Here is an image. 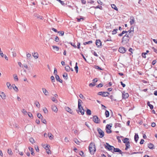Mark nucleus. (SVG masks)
Instances as JSON below:
<instances>
[{
    "mask_svg": "<svg viewBox=\"0 0 157 157\" xmlns=\"http://www.w3.org/2000/svg\"><path fill=\"white\" fill-rule=\"evenodd\" d=\"M89 149L90 153L91 154H93L96 151L94 144V143H91L90 144Z\"/></svg>",
    "mask_w": 157,
    "mask_h": 157,
    "instance_id": "1",
    "label": "nucleus"
},
{
    "mask_svg": "<svg viewBox=\"0 0 157 157\" xmlns=\"http://www.w3.org/2000/svg\"><path fill=\"white\" fill-rule=\"evenodd\" d=\"M98 95L103 97H107L109 95V93L107 92L101 91L98 93Z\"/></svg>",
    "mask_w": 157,
    "mask_h": 157,
    "instance_id": "2",
    "label": "nucleus"
},
{
    "mask_svg": "<svg viewBox=\"0 0 157 157\" xmlns=\"http://www.w3.org/2000/svg\"><path fill=\"white\" fill-rule=\"evenodd\" d=\"M105 147L106 149H107L109 151H112L113 150L114 147L110 145L108 143H106Z\"/></svg>",
    "mask_w": 157,
    "mask_h": 157,
    "instance_id": "3",
    "label": "nucleus"
},
{
    "mask_svg": "<svg viewBox=\"0 0 157 157\" xmlns=\"http://www.w3.org/2000/svg\"><path fill=\"white\" fill-rule=\"evenodd\" d=\"M97 130L99 134L100 135V138L103 137L104 135V133L103 131L99 128H97Z\"/></svg>",
    "mask_w": 157,
    "mask_h": 157,
    "instance_id": "4",
    "label": "nucleus"
},
{
    "mask_svg": "<svg viewBox=\"0 0 157 157\" xmlns=\"http://www.w3.org/2000/svg\"><path fill=\"white\" fill-rule=\"evenodd\" d=\"M93 121L96 124H98L100 122V120L97 116L93 117Z\"/></svg>",
    "mask_w": 157,
    "mask_h": 157,
    "instance_id": "5",
    "label": "nucleus"
},
{
    "mask_svg": "<svg viewBox=\"0 0 157 157\" xmlns=\"http://www.w3.org/2000/svg\"><path fill=\"white\" fill-rule=\"evenodd\" d=\"M112 127L111 125L109 124H107L106 126V130L107 133H110L112 131L111 130V128Z\"/></svg>",
    "mask_w": 157,
    "mask_h": 157,
    "instance_id": "6",
    "label": "nucleus"
},
{
    "mask_svg": "<svg viewBox=\"0 0 157 157\" xmlns=\"http://www.w3.org/2000/svg\"><path fill=\"white\" fill-rule=\"evenodd\" d=\"M129 40L128 38L124 36L122 38V43L123 44H125Z\"/></svg>",
    "mask_w": 157,
    "mask_h": 157,
    "instance_id": "7",
    "label": "nucleus"
},
{
    "mask_svg": "<svg viewBox=\"0 0 157 157\" xmlns=\"http://www.w3.org/2000/svg\"><path fill=\"white\" fill-rule=\"evenodd\" d=\"M98 81L97 78H96L93 79V82L89 84L90 86H93L95 85V83Z\"/></svg>",
    "mask_w": 157,
    "mask_h": 157,
    "instance_id": "8",
    "label": "nucleus"
},
{
    "mask_svg": "<svg viewBox=\"0 0 157 157\" xmlns=\"http://www.w3.org/2000/svg\"><path fill=\"white\" fill-rule=\"evenodd\" d=\"M119 52L122 53H124L125 52V48L123 47H120L118 50Z\"/></svg>",
    "mask_w": 157,
    "mask_h": 157,
    "instance_id": "9",
    "label": "nucleus"
},
{
    "mask_svg": "<svg viewBox=\"0 0 157 157\" xmlns=\"http://www.w3.org/2000/svg\"><path fill=\"white\" fill-rule=\"evenodd\" d=\"M50 147V146L47 145L45 147H44L46 149L47 153L49 154L50 153V151L49 149Z\"/></svg>",
    "mask_w": 157,
    "mask_h": 157,
    "instance_id": "10",
    "label": "nucleus"
},
{
    "mask_svg": "<svg viewBox=\"0 0 157 157\" xmlns=\"http://www.w3.org/2000/svg\"><path fill=\"white\" fill-rule=\"evenodd\" d=\"M122 96L123 99H125L128 97L129 95L128 93L124 92L122 93Z\"/></svg>",
    "mask_w": 157,
    "mask_h": 157,
    "instance_id": "11",
    "label": "nucleus"
},
{
    "mask_svg": "<svg viewBox=\"0 0 157 157\" xmlns=\"http://www.w3.org/2000/svg\"><path fill=\"white\" fill-rule=\"evenodd\" d=\"M95 43L97 47H99L101 45V42L100 40H97L96 41Z\"/></svg>",
    "mask_w": 157,
    "mask_h": 157,
    "instance_id": "12",
    "label": "nucleus"
},
{
    "mask_svg": "<svg viewBox=\"0 0 157 157\" xmlns=\"http://www.w3.org/2000/svg\"><path fill=\"white\" fill-rule=\"evenodd\" d=\"M113 151L115 152H118L121 154H122V152L118 148H115L114 147Z\"/></svg>",
    "mask_w": 157,
    "mask_h": 157,
    "instance_id": "13",
    "label": "nucleus"
},
{
    "mask_svg": "<svg viewBox=\"0 0 157 157\" xmlns=\"http://www.w3.org/2000/svg\"><path fill=\"white\" fill-rule=\"evenodd\" d=\"M0 96L3 99H5L6 98V96L5 94L3 92H2L1 93Z\"/></svg>",
    "mask_w": 157,
    "mask_h": 157,
    "instance_id": "14",
    "label": "nucleus"
},
{
    "mask_svg": "<svg viewBox=\"0 0 157 157\" xmlns=\"http://www.w3.org/2000/svg\"><path fill=\"white\" fill-rule=\"evenodd\" d=\"M42 90L43 92L45 95L47 96L48 95L49 92L46 90V89L44 88H43L42 89Z\"/></svg>",
    "mask_w": 157,
    "mask_h": 157,
    "instance_id": "15",
    "label": "nucleus"
},
{
    "mask_svg": "<svg viewBox=\"0 0 157 157\" xmlns=\"http://www.w3.org/2000/svg\"><path fill=\"white\" fill-rule=\"evenodd\" d=\"M84 110L82 106H80V109H79V112H80L81 114L83 115L84 114Z\"/></svg>",
    "mask_w": 157,
    "mask_h": 157,
    "instance_id": "16",
    "label": "nucleus"
},
{
    "mask_svg": "<svg viewBox=\"0 0 157 157\" xmlns=\"http://www.w3.org/2000/svg\"><path fill=\"white\" fill-rule=\"evenodd\" d=\"M33 56L35 59H37L38 58L39 55L37 52H34L32 53Z\"/></svg>",
    "mask_w": 157,
    "mask_h": 157,
    "instance_id": "17",
    "label": "nucleus"
},
{
    "mask_svg": "<svg viewBox=\"0 0 157 157\" xmlns=\"http://www.w3.org/2000/svg\"><path fill=\"white\" fill-rule=\"evenodd\" d=\"M52 110L55 113H56L57 112L58 109L56 106L54 105H52Z\"/></svg>",
    "mask_w": 157,
    "mask_h": 157,
    "instance_id": "18",
    "label": "nucleus"
},
{
    "mask_svg": "<svg viewBox=\"0 0 157 157\" xmlns=\"http://www.w3.org/2000/svg\"><path fill=\"white\" fill-rule=\"evenodd\" d=\"M130 23L131 25H132L133 24L134 21V17L132 16L130 17Z\"/></svg>",
    "mask_w": 157,
    "mask_h": 157,
    "instance_id": "19",
    "label": "nucleus"
},
{
    "mask_svg": "<svg viewBox=\"0 0 157 157\" xmlns=\"http://www.w3.org/2000/svg\"><path fill=\"white\" fill-rule=\"evenodd\" d=\"M55 78L60 83L62 82V80L60 79L59 76L57 75H56L55 76Z\"/></svg>",
    "mask_w": 157,
    "mask_h": 157,
    "instance_id": "20",
    "label": "nucleus"
},
{
    "mask_svg": "<svg viewBox=\"0 0 157 157\" xmlns=\"http://www.w3.org/2000/svg\"><path fill=\"white\" fill-rule=\"evenodd\" d=\"M65 109L66 110L67 112H69L71 114H72L73 112L72 111V110L70 108L68 107H65Z\"/></svg>",
    "mask_w": 157,
    "mask_h": 157,
    "instance_id": "21",
    "label": "nucleus"
},
{
    "mask_svg": "<svg viewBox=\"0 0 157 157\" xmlns=\"http://www.w3.org/2000/svg\"><path fill=\"white\" fill-rule=\"evenodd\" d=\"M148 147L151 149H153L154 148V145L151 143L149 144H148Z\"/></svg>",
    "mask_w": 157,
    "mask_h": 157,
    "instance_id": "22",
    "label": "nucleus"
},
{
    "mask_svg": "<svg viewBox=\"0 0 157 157\" xmlns=\"http://www.w3.org/2000/svg\"><path fill=\"white\" fill-rule=\"evenodd\" d=\"M126 147L125 148V150H127L130 147V142H127V143L126 144Z\"/></svg>",
    "mask_w": 157,
    "mask_h": 157,
    "instance_id": "23",
    "label": "nucleus"
},
{
    "mask_svg": "<svg viewBox=\"0 0 157 157\" xmlns=\"http://www.w3.org/2000/svg\"><path fill=\"white\" fill-rule=\"evenodd\" d=\"M139 138L138 135L137 134H135L134 136V140L136 142H137Z\"/></svg>",
    "mask_w": 157,
    "mask_h": 157,
    "instance_id": "24",
    "label": "nucleus"
},
{
    "mask_svg": "<svg viewBox=\"0 0 157 157\" xmlns=\"http://www.w3.org/2000/svg\"><path fill=\"white\" fill-rule=\"evenodd\" d=\"M52 47L55 51H58L59 50V48L56 46L53 45L52 46Z\"/></svg>",
    "mask_w": 157,
    "mask_h": 157,
    "instance_id": "25",
    "label": "nucleus"
},
{
    "mask_svg": "<svg viewBox=\"0 0 157 157\" xmlns=\"http://www.w3.org/2000/svg\"><path fill=\"white\" fill-rule=\"evenodd\" d=\"M128 32H129L128 33L130 37H131L133 33L134 32L133 30H129L128 31H127V33Z\"/></svg>",
    "mask_w": 157,
    "mask_h": 157,
    "instance_id": "26",
    "label": "nucleus"
},
{
    "mask_svg": "<svg viewBox=\"0 0 157 157\" xmlns=\"http://www.w3.org/2000/svg\"><path fill=\"white\" fill-rule=\"evenodd\" d=\"M48 136L50 140H52L53 139L54 136L51 133H48Z\"/></svg>",
    "mask_w": 157,
    "mask_h": 157,
    "instance_id": "27",
    "label": "nucleus"
},
{
    "mask_svg": "<svg viewBox=\"0 0 157 157\" xmlns=\"http://www.w3.org/2000/svg\"><path fill=\"white\" fill-rule=\"evenodd\" d=\"M34 15L37 19H40V20H42L43 19V17L41 16H40L38 14H35Z\"/></svg>",
    "mask_w": 157,
    "mask_h": 157,
    "instance_id": "28",
    "label": "nucleus"
},
{
    "mask_svg": "<svg viewBox=\"0 0 157 157\" xmlns=\"http://www.w3.org/2000/svg\"><path fill=\"white\" fill-rule=\"evenodd\" d=\"M13 77L15 81H17L18 80L17 75L16 74H14L13 75Z\"/></svg>",
    "mask_w": 157,
    "mask_h": 157,
    "instance_id": "29",
    "label": "nucleus"
},
{
    "mask_svg": "<svg viewBox=\"0 0 157 157\" xmlns=\"http://www.w3.org/2000/svg\"><path fill=\"white\" fill-rule=\"evenodd\" d=\"M105 115L106 117H109V112L107 110H105Z\"/></svg>",
    "mask_w": 157,
    "mask_h": 157,
    "instance_id": "30",
    "label": "nucleus"
},
{
    "mask_svg": "<svg viewBox=\"0 0 157 157\" xmlns=\"http://www.w3.org/2000/svg\"><path fill=\"white\" fill-rule=\"evenodd\" d=\"M6 85L8 89H11L12 88V86H11V84L10 82H7L6 83Z\"/></svg>",
    "mask_w": 157,
    "mask_h": 157,
    "instance_id": "31",
    "label": "nucleus"
},
{
    "mask_svg": "<svg viewBox=\"0 0 157 157\" xmlns=\"http://www.w3.org/2000/svg\"><path fill=\"white\" fill-rule=\"evenodd\" d=\"M127 33V31H123L121 33L119 34L118 35L119 36H122L125 33Z\"/></svg>",
    "mask_w": 157,
    "mask_h": 157,
    "instance_id": "32",
    "label": "nucleus"
},
{
    "mask_svg": "<svg viewBox=\"0 0 157 157\" xmlns=\"http://www.w3.org/2000/svg\"><path fill=\"white\" fill-rule=\"evenodd\" d=\"M29 150L31 152V154L32 155H34V153L33 152V149L31 147H29Z\"/></svg>",
    "mask_w": 157,
    "mask_h": 157,
    "instance_id": "33",
    "label": "nucleus"
},
{
    "mask_svg": "<svg viewBox=\"0 0 157 157\" xmlns=\"http://www.w3.org/2000/svg\"><path fill=\"white\" fill-rule=\"evenodd\" d=\"M111 6L112 7L113 9H114V10H116L117 11L118 10V9L117 7L115 5H114V4H112L111 5Z\"/></svg>",
    "mask_w": 157,
    "mask_h": 157,
    "instance_id": "34",
    "label": "nucleus"
},
{
    "mask_svg": "<svg viewBox=\"0 0 157 157\" xmlns=\"http://www.w3.org/2000/svg\"><path fill=\"white\" fill-rule=\"evenodd\" d=\"M93 41L92 40L89 41L87 42H85L83 44L84 45H85L86 44H89L92 43Z\"/></svg>",
    "mask_w": 157,
    "mask_h": 157,
    "instance_id": "35",
    "label": "nucleus"
},
{
    "mask_svg": "<svg viewBox=\"0 0 157 157\" xmlns=\"http://www.w3.org/2000/svg\"><path fill=\"white\" fill-rule=\"evenodd\" d=\"M7 152L10 155H12L13 153L10 149H8L7 150Z\"/></svg>",
    "mask_w": 157,
    "mask_h": 157,
    "instance_id": "36",
    "label": "nucleus"
},
{
    "mask_svg": "<svg viewBox=\"0 0 157 157\" xmlns=\"http://www.w3.org/2000/svg\"><path fill=\"white\" fill-rule=\"evenodd\" d=\"M63 76L65 79L66 80L67 79V73H64Z\"/></svg>",
    "mask_w": 157,
    "mask_h": 157,
    "instance_id": "37",
    "label": "nucleus"
},
{
    "mask_svg": "<svg viewBox=\"0 0 157 157\" xmlns=\"http://www.w3.org/2000/svg\"><path fill=\"white\" fill-rule=\"evenodd\" d=\"M117 29H114L112 31V34L113 35L117 33Z\"/></svg>",
    "mask_w": 157,
    "mask_h": 157,
    "instance_id": "38",
    "label": "nucleus"
},
{
    "mask_svg": "<svg viewBox=\"0 0 157 157\" xmlns=\"http://www.w3.org/2000/svg\"><path fill=\"white\" fill-rule=\"evenodd\" d=\"M34 104L35 105H36L37 107H38V108L40 107V104L38 101H35Z\"/></svg>",
    "mask_w": 157,
    "mask_h": 157,
    "instance_id": "39",
    "label": "nucleus"
},
{
    "mask_svg": "<svg viewBox=\"0 0 157 157\" xmlns=\"http://www.w3.org/2000/svg\"><path fill=\"white\" fill-rule=\"evenodd\" d=\"M14 86H13V89H14L15 91L16 92H17L18 90V88L17 87L15 86V85H14Z\"/></svg>",
    "mask_w": 157,
    "mask_h": 157,
    "instance_id": "40",
    "label": "nucleus"
},
{
    "mask_svg": "<svg viewBox=\"0 0 157 157\" xmlns=\"http://www.w3.org/2000/svg\"><path fill=\"white\" fill-rule=\"evenodd\" d=\"M65 69L67 71H69L70 70L71 68L69 66H67L65 67Z\"/></svg>",
    "mask_w": 157,
    "mask_h": 157,
    "instance_id": "41",
    "label": "nucleus"
},
{
    "mask_svg": "<svg viewBox=\"0 0 157 157\" xmlns=\"http://www.w3.org/2000/svg\"><path fill=\"white\" fill-rule=\"evenodd\" d=\"M26 57L27 59H31L32 56L31 54L30 53H28L26 54Z\"/></svg>",
    "mask_w": 157,
    "mask_h": 157,
    "instance_id": "42",
    "label": "nucleus"
},
{
    "mask_svg": "<svg viewBox=\"0 0 157 157\" xmlns=\"http://www.w3.org/2000/svg\"><path fill=\"white\" fill-rule=\"evenodd\" d=\"M129 139L128 138H125L123 140V142L124 143H127V142H129L128 141Z\"/></svg>",
    "mask_w": 157,
    "mask_h": 157,
    "instance_id": "43",
    "label": "nucleus"
},
{
    "mask_svg": "<svg viewBox=\"0 0 157 157\" xmlns=\"http://www.w3.org/2000/svg\"><path fill=\"white\" fill-rule=\"evenodd\" d=\"M147 105L150 107V108L151 109H152L153 108V105L150 104L149 101L147 103Z\"/></svg>",
    "mask_w": 157,
    "mask_h": 157,
    "instance_id": "44",
    "label": "nucleus"
},
{
    "mask_svg": "<svg viewBox=\"0 0 157 157\" xmlns=\"http://www.w3.org/2000/svg\"><path fill=\"white\" fill-rule=\"evenodd\" d=\"M93 7L95 9L99 8V9H100V10L102 9V7L101 6H95V7L93 6V7Z\"/></svg>",
    "mask_w": 157,
    "mask_h": 157,
    "instance_id": "45",
    "label": "nucleus"
},
{
    "mask_svg": "<svg viewBox=\"0 0 157 157\" xmlns=\"http://www.w3.org/2000/svg\"><path fill=\"white\" fill-rule=\"evenodd\" d=\"M77 65H78V63L77 62H76V63L75 66V70L77 73H78V68Z\"/></svg>",
    "mask_w": 157,
    "mask_h": 157,
    "instance_id": "46",
    "label": "nucleus"
},
{
    "mask_svg": "<svg viewBox=\"0 0 157 157\" xmlns=\"http://www.w3.org/2000/svg\"><path fill=\"white\" fill-rule=\"evenodd\" d=\"M52 101L56 103H57L58 102V100L56 99L55 98L53 97L52 98Z\"/></svg>",
    "mask_w": 157,
    "mask_h": 157,
    "instance_id": "47",
    "label": "nucleus"
},
{
    "mask_svg": "<svg viewBox=\"0 0 157 157\" xmlns=\"http://www.w3.org/2000/svg\"><path fill=\"white\" fill-rule=\"evenodd\" d=\"M79 155L83 157L85 156V155L82 151H80V152L79 153Z\"/></svg>",
    "mask_w": 157,
    "mask_h": 157,
    "instance_id": "48",
    "label": "nucleus"
},
{
    "mask_svg": "<svg viewBox=\"0 0 157 157\" xmlns=\"http://www.w3.org/2000/svg\"><path fill=\"white\" fill-rule=\"evenodd\" d=\"M86 113L88 115H90L91 114V111L89 109H87L86 111Z\"/></svg>",
    "mask_w": 157,
    "mask_h": 157,
    "instance_id": "49",
    "label": "nucleus"
},
{
    "mask_svg": "<svg viewBox=\"0 0 157 157\" xmlns=\"http://www.w3.org/2000/svg\"><path fill=\"white\" fill-rule=\"evenodd\" d=\"M37 117L40 119H42V118H43V117L41 114L40 113H38L37 114Z\"/></svg>",
    "mask_w": 157,
    "mask_h": 157,
    "instance_id": "50",
    "label": "nucleus"
},
{
    "mask_svg": "<svg viewBox=\"0 0 157 157\" xmlns=\"http://www.w3.org/2000/svg\"><path fill=\"white\" fill-rule=\"evenodd\" d=\"M21 112L22 113L25 115H26L27 113V111L24 109L22 110Z\"/></svg>",
    "mask_w": 157,
    "mask_h": 157,
    "instance_id": "51",
    "label": "nucleus"
},
{
    "mask_svg": "<svg viewBox=\"0 0 157 157\" xmlns=\"http://www.w3.org/2000/svg\"><path fill=\"white\" fill-rule=\"evenodd\" d=\"M30 141L32 144H33L35 142V140L33 138H31L29 139Z\"/></svg>",
    "mask_w": 157,
    "mask_h": 157,
    "instance_id": "52",
    "label": "nucleus"
},
{
    "mask_svg": "<svg viewBox=\"0 0 157 157\" xmlns=\"http://www.w3.org/2000/svg\"><path fill=\"white\" fill-rule=\"evenodd\" d=\"M115 128L117 127H121V124L120 123H116L115 125Z\"/></svg>",
    "mask_w": 157,
    "mask_h": 157,
    "instance_id": "53",
    "label": "nucleus"
},
{
    "mask_svg": "<svg viewBox=\"0 0 157 157\" xmlns=\"http://www.w3.org/2000/svg\"><path fill=\"white\" fill-rule=\"evenodd\" d=\"M28 116L29 117H30L31 118H33V116L32 114L30 113H27Z\"/></svg>",
    "mask_w": 157,
    "mask_h": 157,
    "instance_id": "54",
    "label": "nucleus"
},
{
    "mask_svg": "<svg viewBox=\"0 0 157 157\" xmlns=\"http://www.w3.org/2000/svg\"><path fill=\"white\" fill-rule=\"evenodd\" d=\"M79 97L82 99L83 100H84L85 99V98L83 96L82 94H80L79 95Z\"/></svg>",
    "mask_w": 157,
    "mask_h": 157,
    "instance_id": "55",
    "label": "nucleus"
},
{
    "mask_svg": "<svg viewBox=\"0 0 157 157\" xmlns=\"http://www.w3.org/2000/svg\"><path fill=\"white\" fill-rule=\"evenodd\" d=\"M58 33H59V35H61V36H63L64 35V32L63 31H59L58 32Z\"/></svg>",
    "mask_w": 157,
    "mask_h": 157,
    "instance_id": "56",
    "label": "nucleus"
},
{
    "mask_svg": "<svg viewBox=\"0 0 157 157\" xmlns=\"http://www.w3.org/2000/svg\"><path fill=\"white\" fill-rule=\"evenodd\" d=\"M13 125L14 127L16 128H18V125L16 123H14V124H13Z\"/></svg>",
    "mask_w": 157,
    "mask_h": 157,
    "instance_id": "57",
    "label": "nucleus"
},
{
    "mask_svg": "<svg viewBox=\"0 0 157 157\" xmlns=\"http://www.w3.org/2000/svg\"><path fill=\"white\" fill-rule=\"evenodd\" d=\"M43 110L44 113H48V110H47V108H44L43 109Z\"/></svg>",
    "mask_w": 157,
    "mask_h": 157,
    "instance_id": "58",
    "label": "nucleus"
},
{
    "mask_svg": "<svg viewBox=\"0 0 157 157\" xmlns=\"http://www.w3.org/2000/svg\"><path fill=\"white\" fill-rule=\"evenodd\" d=\"M74 142L76 144H78V141L76 138H74Z\"/></svg>",
    "mask_w": 157,
    "mask_h": 157,
    "instance_id": "59",
    "label": "nucleus"
},
{
    "mask_svg": "<svg viewBox=\"0 0 157 157\" xmlns=\"http://www.w3.org/2000/svg\"><path fill=\"white\" fill-rule=\"evenodd\" d=\"M146 54L147 53H143L142 54V56L144 58H145L146 57Z\"/></svg>",
    "mask_w": 157,
    "mask_h": 157,
    "instance_id": "60",
    "label": "nucleus"
},
{
    "mask_svg": "<svg viewBox=\"0 0 157 157\" xmlns=\"http://www.w3.org/2000/svg\"><path fill=\"white\" fill-rule=\"evenodd\" d=\"M94 2V1L92 0H90L89 1H88L87 2L88 3H90L91 4L93 3Z\"/></svg>",
    "mask_w": 157,
    "mask_h": 157,
    "instance_id": "61",
    "label": "nucleus"
},
{
    "mask_svg": "<svg viewBox=\"0 0 157 157\" xmlns=\"http://www.w3.org/2000/svg\"><path fill=\"white\" fill-rule=\"evenodd\" d=\"M41 120L42 122L43 123H44L45 124L46 123V120L44 119H43V118H42V119H41Z\"/></svg>",
    "mask_w": 157,
    "mask_h": 157,
    "instance_id": "62",
    "label": "nucleus"
},
{
    "mask_svg": "<svg viewBox=\"0 0 157 157\" xmlns=\"http://www.w3.org/2000/svg\"><path fill=\"white\" fill-rule=\"evenodd\" d=\"M103 86V84L101 83H100L97 85L96 86L97 87H101Z\"/></svg>",
    "mask_w": 157,
    "mask_h": 157,
    "instance_id": "63",
    "label": "nucleus"
},
{
    "mask_svg": "<svg viewBox=\"0 0 157 157\" xmlns=\"http://www.w3.org/2000/svg\"><path fill=\"white\" fill-rule=\"evenodd\" d=\"M97 2L98 3V4L101 5H102L103 4V3L100 0H98Z\"/></svg>",
    "mask_w": 157,
    "mask_h": 157,
    "instance_id": "64",
    "label": "nucleus"
}]
</instances>
